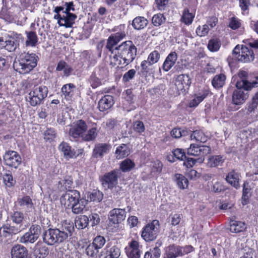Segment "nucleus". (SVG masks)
I'll return each mask as SVG.
<instances>
[{
    "label": "nucleus",
    "mask_w": 258,
    "mask_h": 258,
    "mask_svg": "<svg viewBox=\"0 0 258 258\" xmlns=\"http://www.w3.org/2000/svg\"><path fill=\"white\" fill-rule=\"evenodd\" d=\"M74 230L73 223L63 222L59 228H49L43 233V241L48 245H57L71 236Z\"/></svg>",
    "instance_id": "nucleus-1"
},
{
    "label": "nucleus",
    "mask_w": 258,
    "mask_h": 258,
    "mask_svg": "<svg viewBox=\"0 0 258 258\" xmlns=\"http://www.w3.org/2000/svg\"><path fill=\"white\" fill-rule=\"evenodd\" d=\"M116 52L111 56H110V65L112 67L123 64L127 66L135 59L137 49L131 41H126L121 43L115 48Z\"/></svg>",
    "instance_id": "nucleus-2"
},
{
    "label": "nucleus",
    "mask_w": 258,
    "mask_h": 258,
    "mask_svg": "<svg viewBox=\"0 0 258 258\" xmlns=\"http://www.w3.org/2000/svg\"><path fill=\"white\" fill-rule=\"evenodd\" d=\"M37 58L35 53H22L15 59L14 69L21 74L28 73L37 66Z\"/></svg>",
    "instance_id": "nucleus-3"
},
{
    "label": "nucleus",
    "mask_w": 258,
    "mask_h": 258,
    "mask_svg": "<svg viewBox=\"0 0 258 258\" xmlns=\"http://www.w3.org/2000/svg\"><path fill=\"white\" fill-rule=\"evenodd\" d=\"M48 88L44 85H35L26 97V100L32 106H36L42 104L47 97Z\"/></svg>",
    "instance_id": "nucleus-4"
},
{
    "label": "nucleus",
    "mask_w": 258,
    "mask_h": 258,
    "mask_svg": "<svg viewBox=\"0 0 258 258\" xmlns=\"http://www.w3.org/2000/svg\"><path fill=\"white\" fill-rule=\"evenodd\" d=\"M254 59V54L253 50H250L246 46L239 45H236L233 49L232 56H229L228 60L232 62V59L237 60L244 63L252 61Z\"/></svg>",
    "instance_id": "nucleus-5"
},
{
    "label": "nucleus",
    "mask_w": 258,
    "mask_h": 258,
    "mask_svg": "<svg viewBox=\"0 0 258 258\" xmlns=\"http://www.w3.org/2000/svg\"><path fill=\"white\" fill-rule=\"evenodd\" d=\"M160 232L159 223L157 220H153L143 228L142 232V237L146 241H151L155 240Z\"/></svg>",
    "instance_id": "nucleus-6"
},
{
    "label": "nucleus",
    "mask_w": 258,
    "mask_h": 258,
    "mask_svg": "<svg viewBox=\"0 0 258 258\" xmlns=\"http://www.w3.org/2000/svg\"><path fill=\"white\" fill-rule=\"evenodd\" d=\"M41 233V228L39 225H32L29 231L21 237L20 242L22 243H33L38 239Z\"/></svg>",
    "instance_id": "nucleus-7"
},
{
    "label": "nucleus",
    "mask_w": 258,
    "mask_h": 258,
    "mask_svg": "<svg viewBox=\"0 0 258 258\" xmlns=\"http://www.w3.org/2000/svg\"><path fill=\"white\" fill-rule=\"evenodd\" d=\"M120 172L118 170H114L105 173L100 178L102 186L105 189H111L118 183V178Z\"/></svg>",
    "instance_id": "nucleus-8"
},
{
    "label": "nucleus",
    "mask_w": 258,
    "mask_h": 258,
    "mask_svg": "<svg viewBox=\"0 0 258 258\" xmlns=\"http://www.w3.org/2000/svg\"><path fill=\"white\" fill-rule=\"evenodd\" d=\"M122 28H124V26H119L117 28H115L114 31H117L118 29L120 30V31L112 34L107 40V44L105 47L111 52V53L113 52V47L125 38L126 36L125 32L122 30Z\"/></svg>",
    "instance_id": "nucleus-9"
},
{
    "label": "nucleus",
    "mask_w": 258,
    "mask_h": 258,
    "mask_svg": "<svg viewBox=\"0 0 258 258\" xmlns=\"http://www.w3.org/2000/svg\"><path fill=\"white\" fill-rule=\"evenodd\" d=\"M87 125L85 121L80 119L74 122L69 130V135L74 139L82 137L87 130Z\"/></svg>",
    "instance_id": "nucleus-10"
},
{
    "label": "nucleus",
    "mask_w": 258,
    "mask_h": 258,
    "mask_svg": "<svg viewBox=\"0 0 258 258\" xmlns=\"http://www.w3.org/2000/svg\"><path fill=\"white\" fill-rule=\"evenodd\" d=\"M81 199L80 192L77 190L69 189L60 197V202L67 208L78 202Z\"/></svg>",
    "instance_id": "nucleus-11"
},
{
    "label": "nucleus",
    "mask_w": 258,
    "mask_h": 258,
    "mask_svg": "<svg viewBox=\"0 0 258 258\" xmlns=\"http://www.w3.org/2000/svg\"><path fill=\"white\" fill-rule=\"evenodd\" d=\"M126 211L124 209L114 208L109 212V224L114 227H117L119 223L124 220Z\"/></svg>",
    "instance_id": "nucleus-12"
},
{
    "label": "nucleus",
    "mask_w": 258,
    "mask_h": 258,
    "mask_svg": "<svg viewBox=\"0 0 258 258\" xmlns=\"http://www.w3.org/2000/svg\"><path fill=\"white\" fill-rule=\"evenodd\" d=\"M3 159L6 165L15 169L18 168L22 162L20 155L17 152L11 150L5 153L3 156Z\"/></svg>",
    "instance_id": "nucleus-13"
},
{
    "label": "nucleus",
    "mask_w": 258,
    "mask_h": 258,
    "mask_svg": "<svg viewBox=\"0 0 258 258\" xmlns=\"http://www.w3.org/2000/svg\"><path fill=\"white\" fill-rule=\"evenodd\" d=\"M211 152V148L207 146L197 145L191 144L187 149V154L194 156L204 157L209 154Z\"/></svg>",
    "instance_id": "nucleus-14"
},
{
    "label": "nucleus",
    "mask_w": 258,
    "mask_h": 258,
    "mask_svg": "<svg viewBox=\"0 0 258 258\" xmlns=\"http://www.w3.org/2000/svg\"><path fill=\"white\" fill-rule=\"evenodd\" d=\"M251 88H237L232 95V101L236 105L243 104L249 96L248 91Z\"/></svg>",
    "instance_id": "nucleus-15"
},
{
    "label": "nucleus",
    "mask_w": 258,
    "mask_h": 258,
    "mask_svg": "<svg viewBox=\"0 0 258 258\" xmlns=\"http://www.w3.org/2000/svg\"><path fill=\"white\" fill-rule=\"evenodd\" d=\"M239 79L236 83L235 86L237 88H252L255 85L256 82H250L247 80V73L244 71H240L238 74Z\"/></svg>",
    "instance_id": "nucleus-16"
},
{
    "label": "nucleus",
    "mask_w": 258,
    "mask_h": 258,
    "mask_svg": "<svg viewBox=\"0 0 258 258\" xmlns=\"http://www.w3.org/2000/svg\"><path fill=\"white\" fill-rule=\"evenodd\" d=\"M120 255V249L116 245H107L99 255V258H118Z\"/></svg>",
    "instance_id": "nucleus-17"
},
{
    "label": "nucleus",
    "mask_w": 258,
    "mask_h": 258,
    "mask_svg": "<svg viewBox=\"0 0 258 258\" xmlns=\"http://www.w3.org/2000/svg\"><path fill=\"white\" fill-rule=\"evenodd\" d=\"M181 255V246L172 244L165 248L163 258H176Z\"/></svg>",
    "instance_id": "nucleus-18"
},
{
    "label": "nucleus",
    "mask_w": 258,
    "mask_h": 258,
    "mask_svg": "<svg viewBox=\"0 0 258 258\" xmlns=\"http://www.w3.org/2000/svg\"><path fill=\"white\" fill-rule=\"evenodd\" d=\"M28 250L22 245L16 244L11 249L12 258H28Z\"/></svg>",
    "instance_id": "nucleus-19"
},
{
    "label": "nucleus",
    "mask_w": 258,
    "mask_h": 258,
    "mask_svg": "<svg viewBox=\"0 0 258 258\" xmlns=\"http://www.w3.org/2000/svg\"><path fill=\"white\" fill-rule=\"evenodd\" d=\"M23 230L22 227L17 225L14 226L4 225L0 228V236H9L13 234H16Z\"/></svg>",
    "instance_id": "nucleus-20"
},
{
    "label": "nucleus",
    "mask_w": 258,
    "mask_h": 258,
    "mask_svg": "<svg viewBox=\"0 0 258 258\" xmlns=\"http://www.w3.org/2000/svg\"><path fill=\"white\" fill-rule=\"evenodd\" d=\"M114 104L113 97L109 95L102 97L98 103V107L100 111H105L110 109Z\"/></svg>",
    "instance_id": "nucleus-21"
},
{
    "label": "nucleus",
    "mask_w": 258,
    "mask_h": 258,
    "mask_svg": "<svg viewBox=\"0 0 258 258\" xmlns=\"http://www.w3.org/2000/svg\"><path fill=\"white\" fill-rule=\"evenodd\" d=\"M191 84L190 78L187 75H181L178 77L175 82V85L178 91H185Z\"/></svg>",
    "instance_id": "nucleus-22"
},
{
    "label": "nucleus",
    "mask_w": 258,
    "mask_h": 258,
    "mask_svg": "<svg viewBox=\"0 0 258 258\" xmlns=\"http://www.w3.org/2000/svg\"><path fill=\"white\" fill-rule=\"evenodd\" d=\"M58 149L63 154L66 159H69L76 157V152L74 149H72L71 147L68 143L62 142L59 146Z\"/></svg>",
    "instance_id": "nucleus-23"
},
{
    "label": "nucleus",
    "mask_w": 258,
    "mask_h": 258,
    "mask_svg": "<svg viewBox=\"0 0 258 258\" xmlns=\"http://www.w3.org/2000/svg\"><path fill=\"white\" fill-rule=\"evenodd\" d=\"M25 216L22 212L16 211L11 216V219L13 222L23 229L26 228V219Z\"/></svg>",
    "instance_id": "nucleus-24"
},
{
    "label": "nucleus",
    "mask_w": 258,
    "mask_h": 258,
    "mask_svg": "<svg viewBox=\"0 0 258 258\" xmlns=\"http://www.w3.org/2000/svg\"><path fill=\"white\" fill-rule=\"evenodd\" d=\"M109 148L110 146L107 144H97L93 151L92 156L94 158H102L107 153Z\"/></svg>",
    "instance_id": "nucleus-25"
},
{
    "label": "nucleus",
    "mask_w": 258,
    "mask_h": 258,
    "mask_svg": "<svg viewBox=\"0 0 258 258\" xmlns=\"http://www.w3.org/2000/svg\"><path fill=\"white\" fill-rule=\"evenodd\" d=\"M225 179L229 184L235 188H239V175L235 170H233L230 171L227 175Z\"/></svg>",
    "instance_id": "nucleus-26"
},
{
    "label": "nucleus",
    "mask_w": 258,
    "mask_h": 258,
    "mask_svg": "<svg viewBox=\"0 0 258 258\" xmlns=\"http://www.w3.org/2000/svg\"><path fill=\"white\" fill-rule=\"evenodd\" d=\"M173 180L180 189H185L188 186V181L182 174L176 173L173 177Z\"/></svg>",
    "instance_id": "nucleus-27"
},
{
    "label": "nucleus",
    "mask_w": 258,
    "mask_h": 258,
    "mask_svg": "<svg viewBox=\"0 0 258 258\" xmlns=\"http://www.w3.org/2000/svg\"><path fill=\"white\" fill-rule=\"evenodd\" d=\"M87 204V201L82 198L78 200V202H76L75 204L72 205L70 208L72 209V211L74 214H79L83 213Z\"/></svg>",
    "instance_id": "nucleus-28"
},
{
    "label": "nucleus",
    "mask_w": 258,
    "mask_h": 258,
    "mask_svg": "<svg viewBox=\"0 0 258 258\" xmlns=\"http://www.w3.org/2000/svg\"><path fill=\"white\" fill-rule=\"evenodd\" d=\"M148 21L144 17H137L132 22V26L135 29L141 30L148 25Z\"/></svg>",
    "instance_id": "nucleus-29"
},
{
    "label": "nucleus",
    "mask_w": 258,
    "mask_h": 258,
    "mask_svg": "<svg viewBox=\"0 0 258 258\" xmlns=\"http://www.w3.org/2000/svg\"><path fill=\"white\" fill-rule=\"evenodd\" d=\"M131 153L130 149L127 144H122L116 149V158L118 159L127 157Z\"/></svg>",
    "instance_id": "nucleus-30"
},
{
    "label": "nucleus",
    "mask_w": 258,
    "mask_h": 258,
    "mask_svg": "<svg viewBox=\"0 0 258 258\" xmlns=\"http://www.w3.org/2000/svg\"><path fill=\"white\" fill-rule=\"evenodd\" d=\"M225 160L223 156L215 155L209 158L207 162V166L210 167H215L218 166H221Z\"/></svg>",
    "instance_id": "nucleus-31"
},
{
    "label": "nucleus",
    "mask_w": 258,
    "mask_h": 258,
    "mask_svg": "<svg viewBox=\"0 0 258 258\" xmlns=\"http://www.w3.org/2000/svg\"><path fill=\"white\" fill-rule=\"evenodd\" d=\"M76 86L72 83L67 84L61 88V92L67 100H71L74 95V90Z\"/></svg>",
    "instance_id": "nucleus-32"
},
{
    "label": "nucleus",
    "mask_w": 258,
    "mask_h": 258,
    "mask_svg": "<svg viewBox=\"0 0 258 258\" xmlns=\"http://www.w3.org/2000/svg\"><path fill=\"white\" fill-rule=\"evenodd\" d=\"M27 40L26 41V45L34 47L38 42V37L36 32L33 31H26Z\"/></svg>",
    "instance_id": "nucleus-33"
},
{
    "label": "nucleus",
    "mask_w": 258,
    "mask_h": 258,
    "mask_svg": "<svg viewBox=\"0 0 258 258\" xmlns=\"http://www.w3.org/2000/svg\"><path fill=\"white\" fill-rule=\"evenodd\" d=\"M230 230L233 233H239L246 229L245 223L238 221H232L230 222Z\"/></svg>",
    "instance_id": "nucleus-34"
},
{
    "label": "nucleus",
    "mask_w": 258,
    "mask_h": 258,
    "mask_svg": "<svg viewBox=\"0 0 258 258\" xmlns=\"http://www.w3.org/2000/svg\"><path fill=\"white\" fill-rule=\"evenodd\" d=\"M103 198V194L99 190H94L92 192H88L87 195V199L85 200L88 202H100L101 201Z\"/></svg>",
    "instance_id": "nucleus-35"
},
{
    "label": "nucleus",
    "mask_w": 258,
    "mask_h": 258,
    "mask_svg": "<svg viewBox=\"0 0 258 258\" xmlns=\"http://www.w3.org/2000/svg\"><path fill=\"white\" fill-rule=\"evenodd\" d=\"M250 190L248 182H245L243 185V192L241 198V203L243 205L247 204L249 202V198L250 197Z\"/></svg>",
    "instance_id": "nucleus-36"
},
{
    "label": "nucleus",
    "mask_w": 258,
    "mask_h": 258,
    "mask_svg": "<svg viewBox=\"0 0 258 258\" xmlns=\"http://www.w3.org/2000/svg\"><path fill=\"white\" fill-rule=\"evenodd\" d=\"M225 80L226 76L222 74L217 75L212 79V84L215 88H220L224 85Z\"/></svg>",
    "instance_id": "nucleus-37"
},
{
    "label": "nucleus",
    "mask_w": 258,
    "mask_h": 258,
    "mask_svg": "<svg viewBox=\"0 0 258 258\" xmlns=\"http://www.w3.org/2000/svg\"><path fill=\"white\" fill-rule=\"evenodd\" d=\"M18 205L23 208L31 209L33 206L32 201L30 197L25 196L19 198L17 200Z\"/></svg>",
    "instance_id": "nucleus-38"
},
{
    "label": "nucleus",
    "mask_w": 258,
    "mask_h": 258,
    "mask_svg": "<svg viewBox=\"0 0 258 258\" xmlns=\"http://www.w3.org/2000/svg\"><path fill=\"white\" fill-rule=\"evenodd\" d=\"M98 135V131L96 127H93L89 130L87 133H85L82 137L84 141H92L95 140Z\"/></svg>",
    "instance_id": "nucleus-39"
},
{
    "label": "nucleus",
    "mask_w": 258,
    "mask_h": 258,
    "mask_svg": "<svg viewBox=\"0 0 258 258\" xmlns=\"http://www.w3.org/2000/svg\"><path fill=\"white\" fill-rule=\"evenodd\" d=\"M73 183V178L71 176H66L63 179L59 181L58 183V187L60 188V190H67L70 189L69 188L72 187V185Z\"/></svg>",
    "instance_id": "nucleus-40"
},
{
    "label": "nucleus",
    "mask_w": 258,
    "mask_h": 258,
    "mask_svg": "<svg viewBox=\"0 0 258 258\" xmlns=\"http://www.w3.org/2000/svg\"><path fill=\"white\" fill-rule=\"evenodd\" d=\"M191 140H195L197 142L201 143H205L208 140V137L201 131L196 130L193 131L190 135Z\"/></svg>",
    "instance_id": "nucleus-41"
},
{
    "label": "nucleus",
    "mask_w": 258,
    "mask_h": 258,
    "mask_svg": "<svg viewBox=\"0 0 258 258\" xmlns=\"http://www.w3.org/2000/svg\"><path fill=\"white\" fill-rule=\"evenodd\" d=\"M77 16L74 14H69V15H63V25L66 28H71L75 23Z\"/></svg>",
    "instance_id": "nucleus-42"
},
{
    "label": "nucleus",
    "mask_w": 258,
    "mask_h": 258,
    "mask_svg": "<svg viewBox=\"0 0 258 258\" xmlns=\"http://www.w3.org/2000/svg\"><path fill=\"white\" fill-rule=\"evenodd\" d=\"M89 224V218L86 215H81L75 220V225L79 229L86 228Z\"/></svg>",
    "instance_id": "nucleus-43"
},
{
    "label": "nucleus",
    "mask_w": 258,
    "mask_h": 258,
    "mask_svg": "<svg viewBox=\"0 0 258 258\" xmlns=\"http://www.w3.org/2000/svg\"><path fill=\"white\" fill-rule=\"evenodd\" d=\"M99 249L96 247L92 243L88 244L85 249L86 255L92 258H96Z\"/></svg>",
    "instance_id": "nucleus-44"
},
{
    "label": "nucleus",
    "mask_w": 258,
    "mask_h": 258,
    "mask_svg": "<svg viewBox=\"0 0 258 258\" xmlns=\"http://www.w3.org/2000/svg\"><path fill=\"white\" fill-rule=\"evenodd\" d=\"M258 106V92L253 96L251 102L248 105L246 109L248 114L254 112Z\"/></svg>",
    "instance_id": "nucleus-45"
},
{
    "label": "nucleus",
    "mask_w": 258,
    "mask_h": 258,
    "mask_svg": "<svg viewBox=\"0 0 258 258\" xmlns=\"http://www.w3.org/2000/svg\"><path fill=\"white\" fill-rule=\"evenodd\" d=\"M135 166L134 162L129 159H126L120 164V168L124 172L131 171Z\"/></svg>",
    "instance_id": "nucleus-46"
},
{
    "label": "nucleus",
    "mask_w": 258,
    "mask_h": 258,
    "mask_svg": "<svg viewBox=\"0 0 258 258\" xmlns=\"http://www.w3.org/2000/svg\"><path fill=\"white\" fill-rule=\"evenodd\" d=\"M166 18L163 14L159 13L154 15L152 19V23L154 26L159 27L165 23L166 22Z\"/></svg>",
    "instance_id": "nucleus-47"
},
{
    "label": "nucleus",
    "mask_w": 258,
    "mask_h": 258,
    "mask_svg": "<svg viewBox=\"0 0 258 258\" xmlns=\"http://www.w3.org/2000/svg\"><path fill=\"white\" fill-rule=\"evenodd\" d=\"M6 49L10 52H13L15 51L17 47L19 45L18 41L15 40L13 38H10L7 40L6 44Z\"/></svg>",
    "instance_id": "nucleus-48"
},
{
    "label": "nucleus",
    "mask_w": 258,
    "mask_h": 258,
    "mask_svg": "<svg viewBox=\"0 0 258 258\" xmlns=\"http://www.w3.org/2000/svg\"><path fill=\"white\" fill-rule=\"evenodd\" d=\"M194 16L190 13L187 9L184 10L181 20L185 24L189 25L191 24L193 21Z\"/></svg>",
    "instance_id": "nucleus-49"
},
{
    "label": "nucleus",
    "mask_w": 258,
    "mask_h": 258,
    "mask_svg": "<svg viewBox=\"0 0 258 258\" xmlns=\"http://www.w3.org/2000/svg\"><path fill=\"white\" fill-rule=\"evenodd\" d=\"M205 160V158L204 157H199L197 159H194L192 158H186L184 160H185L183 165L186 166L187 167H191L193 165H194L196 162H198L199 163H202L204 162Z\"/></svg>",
    "instance_id": "nucleus-50"
},
{
    "label": "nucleus",
    "mask_w": 258,
    "mask_h": 258,
    "mask_svg": "<svg viewBox=\"0 0 258 258\" xmlns=\"http://www.w3.org/2000/svg\"><path fill=\"white\" fill-rule=\"evenodd\" d=\"M106 239L103 236L98 235L93 239L92 243L98 249H100L104 245Z\"/></svg>",
    "instance_id": "nucleus-51"
},
{
    "label": "nucleus",
    "mask_w": 258,
    "mask_h": 258,
    "mask_svg": "<svg viewBox=\"0 0 258 258\" xmlns=\"http://www.w3.org/2000/svg\"><path fill=\"white\" fill-rule=\"evenodd\" d=\"M220 47V42L217 39H211L209 41L208 48L211 51H217Z\"/></svg>",
    "instance_id": "nucleus-52"
},
{
    "label": "nucleus",
    "mask_w": 258,
    "mask_h": 258,
    "mask_svg": "<svg viewBox=\"0 0 258 258\" xmlns=\"http://www.w3.org/2000/svg\"><path fill=\"white\" fill-rule=\"evenodd\" d=\"M3 179L4 182L7 187H12L16 184V180L14 179L11 173H6L4 174Z\"/></svg>",
    "instance_id": "nucleus-53"
},
{
    "label": "nucleus",
    "mask_w": 258,
    "mask_h": 258,
    "mask_svg": "<svg viewBox=\"0 0 258 258\" xmlns=\"http://www.w3.org/2000/svg\"><path fill=\"white\" fill-rule=\"evenodd\" d=\"M88 218H89V223H90L92 227L98 225L100 223V216L97 213H92Z\"/></svg>",
    "instance_id": "nucleus-54"
},
{
    "label": "nucleus",
    "mask_w": 258,
    "mask_h": 258,
    "mask_svg": "<svg viewBox=\"0 0 258 258\" xmlns=\"http://www.w3.org/2000/svg\"><path fill=\"white\" fill-rule=\"evenodd\" d=\"M160 55L158 51L157 50H154L150 53L147 60L150 61L153 65V64L158 62L160 58Z\"/></svg>",
    "instance_id": "nucleus-55"
},
{
    "label": "nucleus",
    "mask_w": 258,
    "mask_h": 258,
    "mask_svg": "<svg viewBox=\"0 0 258 258\" xmlns=\"http://www.w3.org/2000/svg\"><path fill=\"white\" fill-rule=\"evenodd\" d=\"M133 129L136 132L141 134L145 131V127L142 121L137 120L134 122Z\"/></svg>",
    "instance_id": "nucleus-56"
},
{
    "label": "nucleus",
    "mask_w": 258,
    "mask_h": 258,
    "mask_svg": "<svg viewBox=\"0 0 258 258\" xmlns=\"http://www.w3.org/2000/svg\"><path fill=\"white\" fill-rule=\"evenodd\" d=\"M163 165L161 162L159 161L155 162L152 165L151 168V173L153 175L156 174H159L161 173Z\"/></svg>",
    "instance_id": "nucleus-57"
},
{
    "label": "nucleus",
    "mask_w": 258,
    "mask_h": 258,
    "mask_svg": "<svg viewBox=\"0 0 258 258\" xmlns=\"http://www.w3.org/2000/svg\"><path fill=\"white\" fill-rule=\"evenodd\" d=\"M209 31L208 25L205 24L202 26H199L196 30V33L198 36L203 37L206 36L208 33Z\"/></svg>",
    "instance_id": "nucleus-58"
},
{
    "label": "nucleus",
    "mask_w": 258,
    "mask_h": 258,
    "mask_svg": "<svg viewBox=\"0 0 258 258\" xmlns=\"http://www.w3.org/2000/svg\"><path fill=\"white\" fill-rule=\"evenodd\" d=\"M55 131L52 128H47L44 132V139L46 140H52L56 137Z\"/></svg>",
    "instance_id": "nucleus-59"
},
{
    "label": "nucleus",
    "mask_w": 258,
    "mask_h": 258,
    "mask_svg": "<svg viewBox=\"0 0 258 258\" xmlns=\"http://www.w3.org/2000/svg\"><path fill=\"white\" fill-rule=\"evenodd\" d=\"M136 71L134 69L130 70L126 72L122 77V81L123 82H128L133 79L135 76Z\"/></svg>",
    "instance_id": "nucleus-60"
},
{
    "label": "nucleus",
    "mask_w": 258,
    "mask_h": 258,
    "mask_svg": "<svg viewBox=\"0 0 258 258\" xmlns=\"http://www.w3.org/2000/svg\"><path fill=\"white\" fill-rule=\"evenodd\" d=\"M126 254L129 258H139L141 252L139 249L127 248Z\"/></svg>",
    "instance_id": "nucleus-61"
},
{
    "label": "nucleus",
    "mask_w": 258,
    "mask_h": 258,
    "mask_svg": "<svg viewBox=\"0 0 258 258\" xmlns=\"http://www.w3.org/2000/svg\"><path fill=\"white\" fill-rule=\"evenodd\" d=\"M172 153L174 157L180 160L184 161L186 158L184 152L181 149H176L173 151Z\"/></svg>",
    "instance_id": "nucleus-62"
},
{
    "label": "nucleus",
    "mask_w": 258,
    "mask_h": 258,
    "mask_svg": "<svg viewBox=\"0 0 258 258\" xmlns=\"http://www.w3.org/2000/svg\"><path fill=\"white\" fill-rule=\"evenodd\" d=\"M91 86L93 88H96L101 85V81L95 74H92L89 79Z\"/></svg>",
    "instance_id": "nucleus-63"
},
{
    "label": "nucleus",
    "mask_w": 258,
    "mask_h": 258,
    "mask_svg": "<svg viewBox=\"0 0 258 258\" xmlns=\"http://www.w3.org/2000/svg\"><path fill=\"white\" fill-rule=\"evenodd\" d=\"M209 91L208 89L202 90L198 94L196 95L195 97L199 102H201L209 94Z\"/></svg>",
    "instance_id": "nucleus-64"
}]
</instances>
